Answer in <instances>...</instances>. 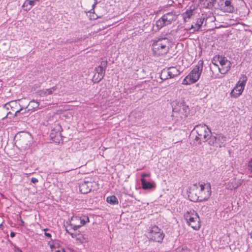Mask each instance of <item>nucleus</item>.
Wrapping results in <instances>:
<instances>
[{
  "mask_svg": "<svg viewBox=\"0 0 252 252\" xmlns=\"http://www.w3.org/2000/svg\"><path fill=\"white\" fill-rule=\"evenodd\" d=\"M177 252H191L190 250L187 248H183L182 249H179Z\"/></svg>",
  "mask_w": 252,
  "mask_h": 252,
  "instance_id": "2f4dec72",
  "label": "nucleus"
},
{
  "mask_svg": "<svg viewBox=\"0 0 252 252\" xmlns=\"http://www.w3.org/2000/svg\"><path fill=\"white\" fill-rule=\"evenodd\" d=\"M16 137V144L21 150L28 149L32 143V137L29 133L22 132Z\"/></svg>",
  "mask_w": 252,
  "mask_h": 252,
  "instance_id": "0eeeda50",
  "label": "nucleus"
},
{
  "mask_svg": "<svg viewBox=\"0 0 252 252\" xmlns=\"http://www.w3.org/2000/svg\"><path fill=\"white\" fill-rule=\"evenodd\" d=\"M107 63L108 62L106 60L102 61L101 62L100 64L95 68L96 73L94 75V78L96 81L99 82L103 78Z\"/></svg>",
  "mask_w": 252,
  "mask_h": 252,
  "instance_id": "ddd939ff",
  "label": "nucleus"
},
{
  "mask_svg": "<svg viewBox=\"0 0 252 252\" xmlns=\"http://www.w3.org/2000/svg\"><path fill=\"white\" fill-rule=\"evenodd\" d=\"M192 131L196 133V135L195 136L194 140L199 145L203 142L209 141V139L211 136V130L205 124L196 126Z\"/></svg>",
  "mask_w": 252,
  "mask_h": 252,
  "instance_id": "f03ea898",
  "label": "nucleus"
},
{
  "mask_svg": "<svg viewBox=\"0 0 252 252\" xmlns=\"http://www.w3.org/2000/svg\"><path fill=\"white\" fill-rule=\"evenodd\" d=\"M184 218L189 225L193 229L198 230L200 228L201 223L199 217L193 210H189L184 214Z\"/></svg>",
  "mask_w": 252,
  "mask_h": 252,
  "instance_id": "39448f33",
  "label": "nucleus"
},
{
  "mask_svg": "<svg viewBox=\"0 0 252 252\" xmlns=\"http://www.w3.org/2000/svg\"><path fill=\"white\" fill-rule=\"evenodd\" d=\"M226 141V137L222 134H218L216 135H211L208 141L211 146L216 147H221L224 146Z\"/></svg>",
  "mask_w": 252,
  "mask_h": 252,
  "instance_id": "f8f14e48",
  "label": "nucleus"
},
{
  "mask_svg": "<svg viewBox=\"0 0 252 252\" xmlns=\"http://www.w3.org/2000/svg\"><path fill=\"white\" fill-rule=\"evenodd\" d=\"M190 29H193V31H194V30H195V25H192L191 26Z\"/></svg>",
  "mask_w": 252,
  "mask_h": 252,
  "instance_id": "79ce46f5",
  "label": "nucleus"
},
{
  "mask_svg": "<svg viewBox=\"0 0 252 252\" xmlns=\"http://www.w3.org/2000/svg\"><path fill=\"white\" fill-rule=\"evenodd\" d=\"M54 252H60L59 250H55Z\"/></svg>",
  "mask_w": 252,
  "mask_h": 252,
  "instance_id": "37998d69",
  "label": "nucleus"
},
{
  "mask_svg": "<svg viewBox=\"0 0 252 252\" xmlns=\"http://www.w3.org/2000/svg\"><path fill=\"white\" fill-rule=\"evenodd\" d=\"M39 102L34 100H31L27 106L28 111L32 112L39 109Z\"/></svg>",
  "mask_w": 252,
  "mask_h": 252,
  "instance_id": "6ab92c4d",
  "label": "nucleus"
},
{
  "mask_svg": "<svg viewBox=\"0 0 252 252\" xmlns=\"http://www.w3.org/2000/svg\"><path fill=\"white\" fill-rule=\"evenodd\" d=\"M162 17L166 23L170 25L172 22L175 21L177 19V16L174 12H168L164 14Z\"/></svg>",
  "mask_w": 252,
  "mask_h": 252,
  "instance_id": "f3484780",
  "label": "nucleus"
},
{
  "mask_svg": "<svg viewBox=\"0 0 252 252\" xmlns=\"http://www.w3.org/2000/svg\"><path fill=\"white\" fill-rule=\"evenodd\" d=\"M212 63L217 67L220 72L222 74L227 73L230 69L231 63L225 57L218 56L214 58Z\"/></svg>",
  "mask_w": 252,
  "mask_h": 252,
  "instance_id": "423d86ee",
  "label": "nucleus"
},
{
  "mask_svg": "<svg viewBox=\"0 0 252 252\" xmlns=\"http://www.w3.org/2000/svg\"><path fill=\"white\" fill-rule=\"evenodd\" d=\"M15 236V233L14 232H11L10 233V236L11 237H14Z\"/></svg>",
  "mask_w": 252,
  "mask_h": 252,
  "instance_id": "a19ab883",
  "label": "nucleus"
},
{
  "mask_svg": "<svg viewBox=\"0 0 252 252\" xmlns=\"http://www.w3.org/2000/svg\"><path fill=\"white\" fill-rule=\"evenodd\" d=\"M47 230H48L47 229H44V231H46ZM44 234L48 238H51V234L50 233H47L46 232H45Z\"/></svg>",
  "mask_w": 252,
  "mask_h": 252,
  "instance_id": "e433bc0d",
  "label": "nucleus"
},
{
  "mask_svg": "<svg viewBox=\"0 0 252 252\" xmlns=\"http://www.w3.org/2000/svg\"><path fill=\"white\" fill-rule=\"evenodd\" d=\"M199 2H202L203 1H204V0H198Z\"/></svg>",
  "mask_w": 252,
  "mask_h": 252,
  "instance_id": "c03bdc74",
  "label": "nucleus"
},
{
  "mask_svg": "<svg viewBox=\"0 0 252 252\" xmlns=\"http://www.w3.org/2000/svg\"><path fill=\"white\" fill-rule=\"evenodd\" d=\"M28 106L24 107V106H21L19 109H17L15 111V113L14 114H12V112H9L7 113V115L4 118L7 117L11 115H12L13 116H18L20 114H25L27 113H31V112L28 111Z\"/></svg>",
  "mask_w": 252,
  "mask_h": 252,
  "instance_id": "dca6fc26",
  "label": "nucleus"
},
{
  "mask_svg": "<svg viewBox=\"0 0 252 252\" xmlns=\"http://www.w3.org/2000/svg\"><path fill=\"white\" fill-rule=\"evenodd\" d=\"M223 9L225 12L233 13L234 11V7L232 4L230 0H225L224 2V5L223 7Z\"/></svg>",
  "mask_w": 252,
  "mask_h": 252,
  "instance_id": "aec40b11",
  "label": "nucleus"
},
{
  "mask_svg": "<svg viewBox=\"0 0 252 252\" xmlns=\"http://www.w3.org/2000/svg\"><path fill=\"white\" fill-rule=\"evenodd\" d=\"M252 235V234H251V236Z\"/></svg>",
  "mask_w": 252,
  "mask_h": 252,
  "instance_id": "a18cd8bd",
  "label": "nucleus"
},
{
  "mask_svg": "<svg viewBox=\"0 0 252 252\" xmlns=\"http://www.w3.org/2000/svg\"><path fill=\"white\" fill-rule=\"evenodd\" d=\"M38 181L37 179H36L35 178H32L31 179V182L33 184H35V183H37Z\"/></svg>",
  "mask_w": 252,
  "mask_h": 252,
  "instance_id": "4c0bfd02",
  "label": "nucleus"
},
{
  "mask_svg": "<svg viewBox=\"0 0 252 252\" xmlns=\"http://www.w3.org/2000/svg\"><path fill=\"white\" fill-rule=\"evenodd\" d=\"M194 13V10L189 9H188L183 14V17L184 20H186V19H189L193 15Z\"/></svg>",
  "mask_w": 252,
  "mask_h": 252,
  "instance_id": "cd10ccee",
  "label": "nucleus"
},
{
  "mask_svg": "<svg viewBox=\"0 0 252 252\" xmlns=\"http://www.w3.org/2000/svg\"><path fill=\"white\" fill-rule=\"evenodd\" d=\"M148 238L155 242H161L164 237L163 231L157 226H152L149 230Z\"/></svg>",
  "mask_w": 252,
  "mask_h": 252,
  "instance_id": "9b49d317",
  "label": "nucleus"
},
{
  "mask_svg": "<svg viewBox=\"0 0 252 252\" xmlns=\"http://www.w3.org/2000/svg\"><path fill=\"white\" fill-rule=\"evenodd\" d=\"M93 183L89 181H84L79 186L80 191L81 193L86 194L90 192L92 189Z\"/></svg>",
  "mask_w": 252,
  "mask_h": 252,
  "instance_id": "2eb2a0df",
  "label": "nucleus"
},
{
  "mask_svg": "<svg viewBox=\"0 0 252 252\" xmlns=\"http://www.w3.org/2000/svg\"><path fill=\"white\" fill-rule=\"evenodd\" d=\"M189 113V108L184 103H178L173 108V115L182 119H186Z\"/></svg>",
  "mask_w": 252,
  "mask_h": 252,
  "instance_id": "1a4fd4ad",
  "label": "nucleus"
},
{
  "mask_svg": "<svg viewBox=\"0 0 252 252\" xmlns=\"http://www.w3.org/2000/svg\"><path fill=\"white\" fill-rule=\"evenodd\" d=\"M211 194V188L210 183L194 184L190 189L189 196L192 198V201L201 202L207 200Z\"/></svg>",
  "mask_w": 252,
  "mask_h": 252,
  "instance_id": "f257e3e1",
  "label": "nucleus"
},
{
  "mask_svg": "<svg viewBox=\"0 0 252 252\" xmlns=\"http://www.w3.org/2000/svg\"><path fill=\"white\" fill-rule=\"evenodd\" d=\"M29 4V6L26 9H25V10L26 11H29L31 9L32 7L34 5V0H28Z\"/></svg>",
  "mask_w": 252,
  "mask_h": 252,
  "instance_id": "c756f323",
  "label": "nucleus"
},
{
  "mask_svg": "<svg viewBox=\"0 0 252 252\" xmlns=\"http://www.w3.org/2000/svg\"><path fill=\"white\" fill-rule=\"evenodd\" d=\"M107 202L112 205H117L119 204V201L117 198L114 195L108 196L106 198Z\"/></svg>",
  "mask_w": 252,
  "mask_h": 252,
  "instance_id": "a878e982",
  "label": "nucleus"
},
{
  "mask_svg": "<svg viewBox=\"0 0 252 252\" xmlns=\"http://www.w3.org/2000/svg\"><path fill=\"white\" fill-rule=\"evenodd\" d=\"M167 25H168V24L166 23L162 16L158 21H157L155 24V26L157 28V30H159L162 27Z\"/></svg>",
  "mask_w": 252,
  "mask_h": 252,
  "instance_id": "5701e85b",
  "label": "nucleus"
},
{
  "mask_svg": "<svg viewBox=\"0 0 252 252\" xmlns=\"http://www.w3.org/2000/svg\"><path fill=\"white\" fill-rule=\"evenodd\" d=\"M152 50L155 54L164 55L167 53L170 47V41L166 37L159 38L153 40Z\"/></svg>",
  "mask_w": 252,
  "mask_h": 252,
  "instance_id": "7ed1b4c3",
  "label": "nucleus"
},
{
  "mask_svg": "<svg viewBox=\"0 0 252 252\" xmlns=\"http://www.w3.org/2000/svg\"><path fill=\"white\" fill-rule=\"evenodd\" d=\"M89 222V217L85 215L73 216L69 220V225L74 230Z\"/></svg>",
  "mask_w": 252,
  "mask_h": 252,
  "instance_id": "6e6552de",
  "label": "nucleus"
},
{
  "mask_svg": "<svg viewBox=\"0 0 252 252\" xmlns=\"http://www.w3.org/2000/svg\"><path fill=\"white\" fill-rule=\"evenodd\" d=\"M160 77L162 80H166L170 78L168 76V73L167 69H163L160 74Z\"/></svg>",
  "mask_w": 252,
  "mask_h": 252,
  "instance_id": "c85d7f7f",
  "label": "nucleus"
},
{
  "mask_svg": "<svg viewBox=\"0 0 252 252\" xmlns=\"http://www.w3.org/2000/svg\"><path fill=\"white\" fill-rule=\"evenodd\" d=\"M247 80V76L245 75H241L239 78V80L238 81L235 87L230 93V94L232 97L237 98L242 94L244 90Z\"/></svg>",
  "mask_w": 252,
  "mask_h": 252,
  "instance_id": "9d476101",
  "label": "nucleus"
},
{
  "mask_svg": "<svg viewBox=\"0 0 252 252\" xmlns=\"http://www.w3.org/2000/svg\"><path fill=\"white\" fill-rule=\"evenodd\" d=\"M99 1L97 0H94V3L93 4V5H92V7H93V9H94V8L95 7V5L97 4V3H98Z\"/></svg>",
  "mask_w": 252,
  "mask_h": 252,
  "instance_id": "58836bf2",
  "label": "nucleus"
},
{
  "mask_svg": "<svg viewBox=\"0 0 252 252\" xmlns=\"http://www.w3.org/2000/svg\"><path fill=\"white\" fill-rule=\"evenodd\" d=\"M243 181L242 179L233 178L227 183V188L231 190L236 189L242 184Z\"/></svg>",
  "mask_w": 252,
  "mask_h": 252,
  "instance_id": "4468645a",
  "label": "nucleus"
},
{
  "mask_svg": "<svg viewBox=\"0 0 252 252\" xmlns=\"http://www.w3.org/2000/svg\"><path fill=\"white\" fill-rule=\"evenodd\" d=\"M14 252H23L22 250L18 247L15 246L14 248Z\"/></svg>",
  "mask_w": 252,
  "mask_h": 252,
  "instance_id": "c9c22d12",
  "label": "nucleus"
},
{
  "mask_svg": "<svg viewBox=\"0 0 252 252\" xmlns=\"http://www.w3.org/2000/svg\"><path fill=\"white\" fill-rule=\"evenodd\" d=\"M20 101V100H18L10 102L8 104H6L7 109H8V106H9L11 107L12 111L15 113V111L19 109V107H21V104L19 102Z\"/></svg>",
  "mask_w": 252,
  "mask_h": 252,
  "instance_id": "412c9836",
  "label": "nucleus"
},
{
  "mask_svg": "<svg viewBox=\"0 0 252 252\" xmlns=\"http://www.w3.org/2000/svg\"><path fill=\"white\" fill-rule=\"evenodd\" d=\"M141 182L142 188L145 190L155 188V185L154 184L147 182L145 179H141Z\"/></svg>",
  "mask_w": 252,
  "mask_h": 252,
  "instance_id": "4be33fe9",
  "label": "nucleus"
},
{
  "mask_svg": "<svg viewBox=\"0 0 252 252\" xmlns=\"http://www.w3.org/2000/svg\"><path fill=\"white\" fill-rule=\"evenodd\" d=\"M168 76L170 78H174L180 74V70L175 66H171L167 69Z\"/></svg>",
  "mask_w": 252,
  "mask_h": 252,
  "instance_id": "a211bd4d",
  "label": "nucleus"
},
{
  "mask_svg": "<svg viewBox=\"0 0 252 252\" xmlns=\"http://www.w3.org/2000/svg\"><path fill=\"white\" fill-rule=\"evenodd\" d=\"M57 89L56 86H54L51 88L46 89L45 90H43L41 91L40 95H50L53 94V93Z\"/></svg>",
  "mask_w": 252,
  "mask_h": 252,
  "instance_id": "bb28decb",
  "label": "nucleus"
},
{
  "mask_svg": "<svg viewBox=\"0 0 252 252\" xmlns=\"http://www.w3.org/2000/svg\"><path fill=\"white\" fill-rule=\"evenodd\" d=\"M66 231L67 233H68L69 235H70L72 238H77V234L76 233H72V232L69 231V230L67 229V228L66 229Z\"/></svg>",
  "mask_w": 252,
  "mask_h": 252,
  "instance_id": "473e14b6",
  "label": "nucleus"
},
{
  "mask_svg": "<svg viewBox=\"0 0 252 252\" xmlns=\"http://www.w3.org/2000/svg\"><path fill=\"white\" fill-rule=\"evenodd\" d=\"M50 248L52 252L54 251V249L55 248V246L54 245H50Z\"/></svg>",
  "mask_w": 252,
  "mask_h": 252,
  "instance_id": "ea45409f",
  "label": "nucleus"
},
{
  "mask_svg": "<svg viewBox=\"0 0 252 252\" xmlns=\"http://www.w3.org/2000/svg\"><path fill=\"white\" fill-rule=\"evenodd\" d=\"M248 171H250L251 173H252V158H251L249 161L248 165Z\"/></svg>",
  "mask_w": 252,
  "mask_h": 252,
  "instance_id": "7c9ffc66",
  "label": "nucleus"
},
{
  "mask_svg": "<svg viewBox=\"0 0 252 252\" xmlns=\"http://www.w3.org/2000/svg\"><path fill=\"white\" fill-rule=\"evenodd\" d=\"M203 69V62L200 61L192 70L184 78L182 84L190 85L196 82L199 78Z\"/></svg>",
  "mask_w": 252,
  "mask_h": 252,
  "instance_id": "20e7f679",
  "label": "nucleus"
},
{
  "mask_svg": "<svg viewBox=\"0 0 252 252\" xmlns=\"http://www.w3.org/2000/svg\"><path fill=\"white\" fill-rule=\"evenodd\" d=\"M216 0H204V7L206 8L211 9L216 2Z\"/></svg>",
  "mask_w": 252,
  "mask_h": 252,
  "instance_id": "393cba45",
  "label": "nucleus"
},
{
  "mask_svg": "<svg viewBox=\"0 0 252 252\" xmlns=\"http://www.w3.org/2000/svg\"><path fill=\"white\" fill-rule=\"evenodd\" d=\"M150 174L148 173H143L141 174V179H145L147 177H150Z\"/></svg>",
  "mask_w": 252,
  "mask_h": 252,
  "instance_id": "72a5a7b5",
  "label": "nucleus"
},
{
  "mask_svg": "<svg viewBox=\"0 0 252 252\" xmlns=\"http://www.w3.org/2000/svg\"><path fill=\"white\" fill-rule=\"evenodd\" d=\"M204 19V17H200L197 19L195 24V30H194V32H197L201 28L202 24H203Z\"/></svg>",
  "mask_w": 252,
  "mask_h": 252,
  "instance_id": "b1692460",
  "label": "nucleus"
},
{
  "mask_svg": "<svg viewBox=\"0 0 252 252\" xmlns=\"http://www.w3.org/2000/svg\"><path fill=\"white\" fill-rule=\"evenodd\" d=\"M29 6V4L28 0H26L25 2L23 3L22 7L24 8V9Z\"/></svg>",
  "mask_w": 252,
  "mask_h": 252,
  "instance_id": "f704fd0d",
  "label": "nucleus"
}]
</instances>
